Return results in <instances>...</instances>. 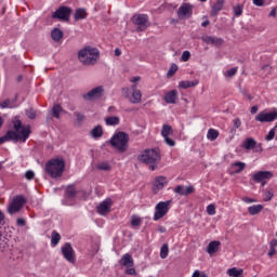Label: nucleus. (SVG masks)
I'll list each match as a JSON object with an SVG mask.
<instances>
[{
  "mask_svg": "<svg viewBox=\"0 0 277 277\" xmlns=\"http://www.w3.org/2000/svg\"><path fill=\"white\" fill-rule=\"evenodd\" d=\"M98 49L92 47H85L78 52L79 62L84 66H94L98 62Z\"/></svg>",
  "mask_w": 277,
  "mask_h": 277,
  "instance_id": "f257e3e1",
  "label": "nucleus"
},
{
  "mask_svg": "<svg viewBox=\"0 0 277 277\" xmlns=\"http://www.w3.org/2000/svg\"><path fill=\"white\" fill-rule=\"evenodd\" d=\"M66 163L64 159L54 158L45 163V172L51 179H60L64 174Z\"/></svg>",
  "mask_w": 277,
  "mask_h": 277,
  "instance_id": "f03ea898",
  "label": "nucleus"
},
{
  "mask_svg": "<svg viewBox=\"0 0 277 277\" xmlns=\"http://www.w3.org/2000/svg\"><path fill=\"white\" fill-rule=\"evenodd\" d=\"M138 160L149 166V170H157V163L161 161V154L157 149H146L138 156Z\"/></svg>",
  "mask_w": 277,
  "mask_h": 277,
  "instance_id": "7ed1b4c3",
  "label": "nucleus"
},
{
  "mask_svg": "<svg viewBox=\"0 0 277 277\" xmlns=\"http://www.w3.org/2000/svg\"><path fill=\"white\" fill-rule=\"evenodd\" d=\"M12 142H27L31 135V127L23 126L21 120L14 122V131H12Z\"/></svg>",
  "mask_w": 277,
  "mask_h": 277,
  "instance_id": "20e7f679",
  "label": "nucleus"
},
{
  "mask_svg": "<svg viewBox=\"0 0 277 277\" xmlns=\"http://www.w3.org/2000/svg\"><path fill=\"white\" fill-rule=\"evenodd\" d=\"M109 144L113 148H116L118 153H124L129 144V134L124 132H117L109 140Z\"/></svg>",
  "mask_w": 277,
  "mask_h": 277,
  "instance_id": "39448f33",
  "label": "nucleus"
},
{
  "mask_svg": "<svg viewBox=\"0 0 277 277\" xmlns=\"http://www.w3.org/2000/svg\"><path fill=\"white\" fill-rule=\"evenodd\" d=\"M170 205H172V200L160 201L155 206L154 222H159L161 217L168 215L170 212Z\"/></svg>",
  "mask_w": 277,
  "mask_h": 277,
  "instance_id": "423d86ee",
  "label": "nucleus"
},
{
  "mask_svg": "<svg viewBox=\"0 0 277 277\" xmlns=\"http://www.w3.org/2000/svg\"><path fill=\"white\" fill-rule=\"evenodd\" d=\"M25 202H27V199L23 195H17L13 197L12 201L8 206V213L10 215H14L21 212V209H23Z\"/></svg>",
  "mask_w": 277,
  "mask_h": 277,
  "instance_id": "0eeeda50",
  "label": "nucleus"
},
{
  "mask_svg": "<svg viewBox=\"0 0 277 277\" xmlns=\"http://www.w3.org/2000/svg\"><path fill=\"white\" fill-rule=\"evenodd\" d=\"M132 23L137 26V31H145V29H148L150 27V23L148 22V15L147 14H135L132 17Z\"/></svg>",
  "mask_w": 277,
  "mask_h": 277,
  "instance_id": "6e6552de",
  "label": "nucleus"
},
{
  "mask_svg": "<svg viewBox=\"0 0 277 277\" xmlns=\"http://www.w3.org/2000/svg\"><path fill=\"white\" fill-rule=\"evenodd\" d=\"M122 95L124 96V98H128V101H130V103H132L133 105H137V103H142V91L140 90H134L131 93V89L123 88Z\"/></svg>",
  "mask_w": 277,
  "mask_h": 277,
  "instance_id": "1a4fd4ad",
  "label": "nucleus"
},
{
  "mask_svg": "<svg viewBox=\"0 0 277 277\" xmlns=\"http://www.w3.org/2000/svg\"><path fill=\"white\" fill-rule=\"evenodd\" d=\"M192 14H194V5L189 3H183L177 11V16L180 21H185L187 18H192Z\"/></svg>",
  "mask_w": 277,
  "mask_h": 277,
  "instance_id": "9d476101",
  "label": "nucleus"
},
{
  "mask_svg": "<svg viewBox=\"0 0 277 277\" xmlns=\"http://www.w3.org/2000/svg\"><path fill=\"white\" fill-rule=\"evenodd\" d=\"M72 9L68 6H60L53 14L52 18H58V21H68Z\"/></svg>",
  "mask_w": 277,
  "mask_h": 277,
  "instance_id": "9b49d317",
  "label": "nucleus"
},
{
  "mask_svg": "<svg viewBox=\"0 0 277 277\" xmlns=\"http://www.w3.org/2000/svg\"><path fill=\"white\" fill-rule=\"evenodd\" d=\"M242 148L245 150H253V153H261L263 150L261 143L258 144L252 137H248L242 142Z\"/></svg>",
  "mask_w": 277,
  "mask_h": 277,
  "instance_id": "f8f14e48",
  "label": "nucleus"
},
{
  "mask_svg": "<svg viewBox=\"0 0 277 277\" xmlns=\"http://www.w3.org/2000/svg\"><path fill=\"white\" fill-rule=\"evenodd\" d=\"M256 122H274L277 120V109L273 111H261L259 115L255 116Z\"/></svg>",
  "mask_w": 277,
  "mask_h": 277,
  "instance_id": "ddd939ff",
  "label": "nucleus"
},
{
  "mask_svg": "<svg viewBox=\"0 0 277 277\" xmlns=\"http://www.w3.org/2000/svg\"><path fill=\"white\" fill-rule=\"evenodd\" d=\"M105 94L103 87H96L83 95L84 101H96Z\"/></svg>",
  "mask_w": 277,
  "mask_h": 277,
  "instance_id": "4468645a",
  "label": "nucleus"
},
{
  "mask_svg": "<svg viewBox=\"0 0 277 277\" xmlns=\"http://www.w3.org/2000/svg\"><path fill=\"white\" fill-rule=\"evenodd\" d=\"M61 250L64 259H66L68 263H75V249H72L70 243L66 242Z\"/></svg>",
  "mask_w": 277,
  "mask_h": 277,
  "instance_id": "2eb2a0df",
  "label": "nucleus"
},
{
  "mask_svg": "<svg viewBox=\"0 0 277 277\" xmlns=\"http://www.w3.org/2000/svg\"><path fill=\"white\" fill-rule=\"evenodd\" d=\"M274 176L272 171H259L253 173L252 179L254 183H263V181H269Z\"/></svg>",
  "mask_w": 277,
  "mask_h": 277,
  "instance_id": "dca6fc26",
  "label": "nucleus"
},
{
  "mask_svg": "<svg viewBox=\"0 0 277 277\" xmlns=\"http://www.w3.org/2000/svg\"><path fill=\"white\" fill-rule=\"evenodd\" d=\"M168 185V179L166 176H157L154 180V185H153V192L154 194H158L161 192Z\"/></svg>",
  "mask_w": 277,
  "mask_h": 277,
  "instance_id": "f3484780",
  "label": "nucleus"
},
{
  "mask_svg": "<svg viewBox=\"0 0 277 277\" xmlns=\"http://www.w3.org/2000/svg\"><path fill=\"white\" fill-rule=\"evenodd\" d=\"M111 205H113L111 199L107 198V199L103 200L97 206V213L100 215H107V213H109V211H111Z\"/></svg>",
  "mask_w": 277,
  "mask_h": 277,
  "instance_id": "a211bd4d",
  "label": "nucleus"
},
{
  "mask_svg": "<svg viewBox=\"0 0 277 277\" xmlns=\"http://www.w3.org/2000/svg\"><path fill=\"white\" fill-rule=\"evenodd\" d=\"M201 40L202 42H206V44H212V47H222V44H224L223 38H217L213 36H202Z\"/></svg>",
  "mask_w": 277,
  "mask_h": 277,
  "instance_id": "6ab92c4d",
  "label": "nucleus"
},
{
  "mask_svg": "<svg viewBox=\"0 0 277 277\" xmlns=\"http://www.w3.org/2000/svg\"><path fill=\"white\" fill-rule=\"evenodd\" d=\"M179 100V91L171 90L164 94V102L168 105H176V101Z\"/></svg>",
  "mask_w": 277,
  "mask_h": 277,
  "instance_id": "aec40b11",
  "label": "nucleus"
},
{
  "mask_svg": "<svg viewBox=\"0 0 277 277\" xmlns=\"http://www.w3.org/2000/svg\"><path fill=\"white\" fill-rule=\"evenodd\" d=\"M173 192L179 194L180 196H189V194H194V186H176Z\"/></svg>",
  "mask_w": 277,
  "mask_h": 277,
  "instance_id": "412c9836",
  "label": "nucleus"
},
{
  "mask_svg": "<svg viewBox=\"0 0 277 277\" xmlns=\"http://www.w3.org/2000/svg\"><path fill=\"white\" fill-rule=\"evenodd\" d=\"M16 101H18V96L15 95L13 100L0 102V109H14V107H18V105H16Z\"/></svg>",
  "mask_w": 277,
  "mask_h": 277,
  "instance_id": "4be33fe9",
  "label": "nucleus"
},
{
  "mask_svg": "<svg viewBox=\"0 0 277 277\" xmlns=\"http://www.w3.org/2000/svg\"><path fill=\"white\" fill-rule=\"evenodd\" d=\"M119 264L122 267H133V258L131 256V254L126 253L119 260Z\"/></svg>",
  "mask_w": 277,
  "mask_h": 277,
  "instance_id": "5701e85b",
  "label": "nucleus"
},
{
  "mask_svg": "<svg viewBox=\"0 0 277 277\" xmlns=\"http://www.w3.org/2000/svg\"><path fill=\"white\" fill-rule=\"evenodd\" d=\"M220 246H222V242L217 241V240H213L211 242H209L208 247H207V252L210 255L215 254V252H217V250H220Z\"/></svg>",
  "mask_w": 277,
  "mask_h": 277,
  "instance_id": "b1692460",
  "label": "nucleus"
},
{
  "mask_svg": "<svg viewBox=\"0 0 277 277\" xmlns=\"http://www.w3.org/2000/svg\"><path fill=\"white\" fill-rule=\"evenodd\" d=\"M74 18L75 21H84V18H88V11L83 8L76 9Z\"/></svg>",
  "mask_w": 277,
  "mask_h": 277,
  "instance_id": "393cba45",
  "label": "nucleus"
},
{
  "mask_svg": "<svg viewBox=\"0 0 277 277\" xmlns=\"http://www.w3.org/2000/svg\"><path fill=\"white\" fill-rule=\"evenodd\" d=\"M230 168L233 174H239V172H243V170H246V163L241 161L234 162L232 163Z\"/></svg>",
  "mask_w": 277,
  "mask_h": 277,
  "instance_id": "a878e982",
  "label": "nucleus"
},
{
  "mask_svg": "<svg viewBox=\"0 0 277 277\" xmlns=\"http://www.w3.org/2000/svg\"><path fill=\"white\" fill-rule=\"evenodd\" d=\"M199 81L198 80H184V81H180L179 83V88H181L182 90H187L188 88H196V85H198Z\"/></svg>",
  "mask_w": 277,
  "mask_h": 277,
  "instance_id": "bb28decb",
  "label": "nucleus"
},
{
  "mask_svg": "<svg viewBox=\"0 0 277 277\" xmlns=\"http://www.w3.org/2000/svg\"><path fill=\"white\" fill-rule=\"evenodd\" d=\"M222 8H224V0L216 1L211 9L212 16H217V14L221 12Z\"/></svg>",
  "mask_w": 277,
  "mask_h": 277,
  "instance_id": "cd10ccee",
  "label": "nucleus"
},
{
  "mask_svg": "<svg viewBox=\"0 0 277 277\" xmlns=\"http://www.w3.org/2000/svg\"><path fill=\"white\" fill-rule=\"evenodd\" d=\"M51 38L54 40V42H60V40L64 38V31H62L60 28H54L51 31Z\"/></svg>",
  "mask_w": 277,
  "mask_h": 277,
  "instance_id": "c85d7f7f",
  "label": "nucleus"
},
{
  "mask_svg": "<svg viewBox=\"0 0 277 277\" xmlns=\"http://www.w3.org/2000/svg\"><path fill=\"white\" fill-rule=\"evenodd\" d=\"M75 196H77V188H75L74 185L67 186L65 190V198L71 200Z\"/></svg>",
  "mask_w": 277,
  "mask_h": 277,
  "instance_id": "c756f323",
  "label": "nucleus"
},
{
  "mask_svg": "<svg viewBox=\"0 0 277 277\" xmlns=\"http://www.w3.org/2000/svg\"><path fill=\"white\" fill-rule=\"evenodd\" d=\"M227 276L229 277H242L243 276V269L242 268H237V267H232L227 269Z\"/></svg>",
  "mask_w": 277,
  "mask_h": 277,
  "instance_id": "7c9ffc66",
  "label": "nucleus"
},
{
  "mask_svg": "<svg viewBox=\"0 0 277 277\" xmlns=\"http://www.w3.org/2000/svg\"><path fill=\"white\" fill-rule=\"evenodd\" d=\"M91 136L93 140H98V137H103V127L96 126L91 130Z\"/></svg>",
  "mask_w": 277,
  "mask_h": 277,
  "instance_id": "2f4dec72",
  "label": "nucleus"
},
{
  "mask_svg": "<svg viewBox=\"0 0 277 277\" xmlns=\"http://www.w3.org/2000/svg\"><path fill=\"white\" fill-rule=\"evenodd\" d=\"M105 123L107 127H117V124H120V118L113 116V117H107L105 119Z\"/></svg>",
  "mask_w": 277,
  "mask_h": 277,
  "instance_id": "473e14b6",
  "label": "nucleus"
},
{
  "mask_svg": "<svg viewBox=\"0 0 277 277\" xmlns=\"http://www.w3.org/2000/svg\"><path fill=\"white\" fill-rule=\"evenodd\" d=\"M248 211L251 215H259L263 211V205H253L248 208Z\"/></svg>",
  "mask_w": 277,
  "mask_h": 277,
  "instance_id": "72a5a7b5",
  "label": "nucleus"
},
{
  "mask_svg": "<svg viewBox=\"0 0 277 277\" xmlns=\"http://www.w3.org/2000/svg\"><path fill=\"white\" fill-rule=\"evenodd\" d=\"M274 198V189L273 188H265L263 190V200L264 202H269Z\"/></svg>",
  "mask_w": 277,
  "mask_h": 277,
  "instance_id": "f704fd0d",
  "label": "nucleus"
},
{
  "mask_svg": "<svg viewBox=\"0 0 277 277\" xmlns=\"http://www.w3.org/2000/svg\"><path fill=\"white\" fill-rule=\"evenodd\" d=\"M207 137L210 142H215V138L220 137V132L215 129H209L207 133Z\"/></svg>",
  "mask_w": 277,
  "mask_h": 277,
  "instance_id": "c9c22d12",
  "label": "nucleus"
},
{
  "mask_svg": "<svg viewBox=\"0 0 277 277\" xmlns=\"http://www.w3.org/2000/svg\"><path fill=\"white\" fill-rule=\"evenodd\" d=\"M61 239H62V236L60 235V233H57V232L52 233L51 245L53 246V248H55V246H57V243H60Z\"/></svg>",
  "mask_w": 277,
  "mask_h": 277,
  "instance_id": "e433bc0d",
  "label": "nucleus"
},
{
  "mask_svg": "<svg viewBox=\"0 0 277 277\" xmlns=\"http://www.w3.org/2000/svg\"><path fill=\"white\" fill-rule=\"evenodd\" d=\"M237 67H233L232 69L223 71V75L226 79H232V77H235L237 75Z\"/></svg>",
  "mask_w": 277,
  "mask_h": 277,
  "instance_id": "4c0bfd02",
  "label": "nucleus"
},
{
  "mask_svg": "<svg viewBox=\"0 0 277 277\" xmlns=\"http://www.w3.org/2000/svg\"><path fill=\"white\" fill-rule=\"evenodd\" d=\"M162 137H169L172 135V127L169 124H164L161 130Z\"/></svg>",
  "mask_w": 277,
  "mask_h": 277,
  "instance_id": "58836bf2",
  "label": "nucleus"
},
{
  "mask_svg": "<svg viewBox=\"0 0 277 277\" xmlns=\"http://www.w3.org/2000/svg\"><path fill=\"white\" fill-rule=\"evenodd\" d=\"M141 80H142V78L140 76H136V77H133L132 79H130V82L132 83V85L130 87V90H132V91L138 90L137 83H140Z\"/></svg>",
  "mask_w": 277,
  "mask_h": 277,
  "instance_id": "ea45409f",
  "label": "nucleus"
},
{
  "mask_svg": "<svg viewBox=\"0 0 277 277\" xmlns=\"http://www.w3.org/2000/svg\"><path fill=\"white\" fill-rule=\"evenodd\" d=\"M170 252V249L167 243L162 245L160 249V258L161 259H168V254Z\"/></svg>",
  "mask_w": 277,
  "mask_h": 277,
  "instance_id": "a19ab883",
  "label": "nucleus"
},
{
  "mask_svg": "<svg viewBox=\"0 0 277 277\" xmlns=\"http://www.w3.org/2000/svg\"><path fill=\"white\" fill-rule=\"evenodd\" d=\"M97 170H103L104 172H107L111 170V166H109V162L103 161L97 163Z\"/></svg>",
  "mask_w": 277,
  "mask_h": 277,
  "instance_id": "79ce46f5",
  "label": "nucleus"
},
{
  "mask_svg": "<svg viewBox=\"0 0 277 277\" xmlns=\"http://www.w3.org/2000/svg\"><path fill=\"white\" fill-rule=\"evenodd\" d=\"M176 70H179V65L176 64H172L171 67L169 68L168 72H167V77L168 79L174 77V74L176 72Z\"/></svg>",
  "mask_w": 277,
  "mask_h": 277,
  "instance_id": "37998d69",
  "label": "nucleus"
},
{
  "mask_svg": "<svg viewBox=\"0 0 277 277\" xmlns=\"http://www.w3.org/2000/svg\"><path fill=\"white\" fill-rule=\"evenodd\" d=\"M12 137H14V134L12 133V130L8 131L4 136L0 137V144H4V142L12 141Z\"/></svg>",
  "mask_w": 277,
  "mask_h": 277,
  "instance_id": "c03bdc74",
  "label": "nucleus"
},
{
  "mask_svg": "<svg viewBox=\"0 0 277 277\" xmlns=\"http://www.w3.org/2000/svg\"><path fill=\"white\" fill-rule=\"evenodd\" d=\"M62 114V106L61 105H55L52 108V115L54 118L60 119V115Z\"/></svg>",
  "mask_w": 277,
  "mask_h": 277,
  "instance_id": "a18cd8bd",
  "label": "nucleus"
},
{
  "mask_svg": "<svg viewBox=\"0 0 277 277\" xmlns=\"http://www.w3.org/2000/svg\"><path fill=\"white\" fill-rule=\"evenodd\" d=\"M142 225V217L138 215H132L131 219V226H141Z\"/></svg>",
  "mask_w": 277,
  "mask_h": 277,
  "instance_id": "49530a36",
  "label": "nucleus"
},
{
  "mask_svg": "<svg viewBox=\"0 0 277 277\" xmlns=\"http://www.w3.org/2000/svg\"><path fill=\"white\" fill-rule=\"evenodd\" d=\"M276 137V128L269 130L268 134L265 136L266 142H272Z\"/></svg>",
  "mask_w": 277,
  "mask_h": 277,
  "instance_id": "de8ad7c7",
  "label": "nucleus"
},
{
  "mask_svg": "<svg viewBox=\"0 0 277 277\" xmlns=\"http://www.w3.org/2000/svg\"><path fill=\"white\" fill-rule=\"evenodd\" d=\"M207 213L208 215H215V203H210L207 206Z\"/></svg>",
  "mask_w": 277,
  "mask_h": 277,
  "instance_id": "09e8293b",
  "label": "nucleus"
},
{
  "mask_svg": "<svg viewBox=\"0 0 277 277\" xmlns=\"http://www.w3.org/2000/svg\"><path fill=\"white\" fill-rule=\"evenodd\" d=\"M234 14L235 16H241L243 14V6L241 4L234 6Z\"/></svg>",
  "mask_w": 277,
  "mask_h": 277,
  "instance_id": "8fccbe9b",
  "label": "nucleus"
},
{
  "mask_svg": "<svg viewBox=\"0 0 277 277\" xmlns=\"http://www.w3.org/2000/svg\"><path fill=\"white\" fill-rule=\"evenodd\" d=\"M189 57H192V53L189 51H184L181 56L182 62H189Z\"/></svg>",
  "mask_w": 277,
  "mask_h": 277,
  "instance_id": "3c124183",
  "label": "nucleus"
},
{
  "mask_svg": "<svg viewBox=\"0 0 277 277\" xmlns=\"http://www.w3.org/2000/svg\"><path fill=\"white\" fill-rule=\"evenodd\" d=\"M269 72H272V66H269V65H264V66L262 67V75H263L264 77H267V75H269Z\"/></svg>",
  "mask_w": 277,
  "mask_h": 277,
  "instance_id": "603ef678",
  "label": "nucleus"
},
{
  "mask_svg": "<svg viewBox=\"0 0 277 277\" xmlns=\"http://www.w3.org/2000/svg\"><path fill=\"white\" fill-rule=\"evenodd\" d=\"M163 140L167 146H176V142H174L170 136H163Z\"/></svg>",
  "mask_w": 277,
  "mask_h": 277,
  "instance_id": "864d4df0",
  "label": "nucleus"
},
{
  "mask_svg": "<svg viewBox=\"0 0 277 277\" xmlns=\"http://www.w3.org/2000/svg\"><path fill=\"white\" fill-rule=\"evenodd\" d=\"M26 116L27 118H29L30 120H34L36 118V111L34 108H30L28 110H26Z\"/></svg>",
  "mask_w": 277,
  "mask_h": 277,
  "instance_id": "5fc2aeb1",
  "label": "nucleus"
},
{
  "mask_svg": "<svg viewBox=\"0 0 277 277\" xmlns=\"http://www.w3.org/2000/svg\"><path fill=\"white\" fill-rule=\"evenodd\" d=\"M34 176H36V173L34 171L31 170L26 171L25 179H27V181H31Z\"/></svg>",
  "mask_w": 277,
  "mask_h": 277,
  "instance_id": "6e6d98bb",
  "label": "nucleus"
},
{
  "mask_svg": "<svg viewBox=\"0 0 277 277\" xmlns=\"http://www.w3.org/2000/svg\"><path fill=\"white\" fill-rule=\"evenodd\" d=\"M242 202H245L246 205H252L253 202H256V199L250 197H242Z\"/></svg>",
  "mask_w": 277,
  "mask_h": 277,
  "instance_id": "4d7b16f0",
  "label": "nucleus"
},
{
  "mask_svg": "<svg viewBox=\"0 0 277 277\" xmlns=\"http://www.w3.org/2000/svg\"><path fill=\"white\" fill-rule=\"evenodd\" d=\"M253 5H256V8H263V5H265V0H253Z\"/></svg>",
  "mask_w": 277,
  "mask_h": 277,
  "instance_id": "13d9d810",
  "label": "nucleus"
},
{
  "mask_svg": "<svg viewBox=\"0 0 277 277\" xmlns=\"http://www.w3.org/2000/svg\"><path fill=\"white\" fill-rule=\"evenodd\" d=\"M16 224H17V226H25L27 224V222L25 221V219L19 217V219H17Z\"/></svg>",
  "mask_w": 277,
  "mask_h": 277,
  "instance_id": "bf43d9fd",
  "label": "nucleus"
},
{
  "mask_svg": "<svg viewBox=\"0 0 277 277\" xmlns=\"http://www.w3.org/2000/svg\"><path fill=\"white\" fill-rule=\"evenodd\" d=\"M234 127L235 129H239V127H241V119L237 118V119H234Z\"/></svg>",
  "mask_w": 277,
  "mask_h": 277,
  "instance_id": "052dcab7",
  "label": "nucleus"
},
{
  "mask_svg": "<svg viewBox=\"0 0 277 277\" xmlns=\"http://www.w3.org/2000/svg\"><path fill=\"white\" fill-rule=\"evenodd\" d=\"M126 274L128 276H135V274H136L135 268H128V269H126Z\"/></svg>",
  "mask_w": 277,
  "mask_h": 277,
  "instance_id": "680f3d73",
  "label": "nucleus"
},
{
  "mask_svg": "<svg viewBox=\"0 0 277 277\" xmlns=\"http://www.w3.org/2000/svg\"><path fill=\"white\" fill-rule=\"evenodd\" d=\"M75 116L78 122H83V118H85L81 113H75Z\"/></svg>",
  "mask_w": 277,
  "mask_h": 277,
  "instance_id": "e2e57ef3",
  "label": "nucleus"
},
{
  "mask_svg": "<svg viewBox=\"0 0 277 277\" xmlns=\"http://www.w3.org/2000/svg\"><path fill=\"white\" fill-rule=\"evenodd\" d=\"M269 246H271V248H275L276 249V247H277V239L271 240Z\"/></svg>",
  "mask_w": 277,
  "mask_h": 277,
  "instance_id": "0e129e2a",
  "label": "nucleus"
},
{
  "mask_svg": "<svg viewBox=\"0 0 277 277\" xmlns=\"http://www.w3.org/2000/svg\"><path fill=\"white\" fill-rule=\"evenodd\" d=\"M274 254H276V249L271 247V249L268 251V256H274Z\"/></svg>",
  "mask_w": 277,
  "mask_h": 277,
  "instance_id": "69168bd1",
  "label": "nucleus"
},
{
  "mask_svg": "<svg viewBox=\"0 0 277 277\" xmlns=\"http://www.w3.org/2000/svg\"><path fill=\"white\" fill-rule=\"evenodd\" d=\"M200 276H202V273H200V271H195V272L193 273V276H192V277H200Z\"/></svg>",
  "mask_w": 277,
  "mask_h": 277,
  "instance_id": "338daca9",
  "label": "nucleus"
},
{
  "mask_svg": "<svg viewBox=\"0 0 277 277\" xmlns=\"http://www.w3.org/2000/svg\"><path fill=\"white\" fill-rule=\"evenodd\" d=\"M256 111H259V106H252L251 114H256Z\"/></svg>",
  "mask_w": 277,
  "mask_h": 277,
  "instance_id": "774afa93",
  "label": "nucleus"
}]
</instances>
